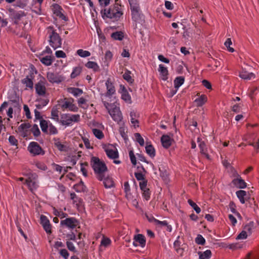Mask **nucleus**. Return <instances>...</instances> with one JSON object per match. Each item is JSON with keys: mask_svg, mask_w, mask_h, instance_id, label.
Instances as JSON below:
<instances>
[{"mask_svg": "<svg viewBox=\"0 0 259 259\" xmlns=\"http://www.w3.org/2000/svg\"><path fill=\"white\" fill-rule=\"evenodd\" d=\"M91 165L96 175L97 178L99 181H102L105 177V172L107 171V167L105 162L98 157H92Z\"/></svg>", "mask_w": 259, "mask_h": 259, "instance_id": "obj_1", "label": "nucleus"}, {"mask_svg": "<svg viewBox=\"0 0 259 259\" xmlns=\"http://www.w3.org/2000/svg\"><path fill=\"white\" fill-rule=\"evenodd\" d=\"M101 12L104 19L106 17L110 18L113 21L118 20L123 15L121 6L116 3L113 6H111L108 9H104V10H101Z\"/></svg>", "mask_w": 259, "mask_h": 259, "instance_id": "obj_2", "label": "nucleus"}, {"mask_svg": "<svg viewBox=\"0 0 259 259\" xmlns=\"http://www.w3.org/2000/svg\"><path fill=\"white\" fill-rule=\"evenodd\" d=\"M47 30L50 45L54 50L61 48L62 39L59 34L56 32V30L53 26H49L47 28Z\"/></svg>", "mask_w": 259, "mask_h": 259, "instance_id": "obj_3", "label": "nucleus"}, {"mask_svg": "<svg viewBox=\"0 0 259 259\" xmlns=\"http://www.w3.org/2000/svg\"><path fill=\"white\" fill-rule=\"evenodd\" d=\"M103 104L114 121L117 122L121 121L122 116L119 107L106 101H103Z\"/></svg>", "mask_w": 259, "mask_h": 259, "instance_id": "obj_4", "label": "nucleus"}, {"mask_svg": "<svg viewBox=\"0 0 259 259\" xmlns=\"http://www.w3.org/2000/svg\"><path fill=\"white\" fill-rule=\"evenodd\" d=\"M38 176L35 173L30 174L25 180V184L31 192L35 191L38 188Z\"/></svg>", "mask_w": 259, "mask_h": 259, "instance_id": "obj_5", "label": "nucleus"}, {"mask_svg": "<svg viewBox=\"0 0 259 259\" xmlns=\"http://www.w3.org/2000/svg\"><path fill=\"white\" fill-rule=\"evenodd\" d=\"M80 119L79 114L70 115L63 114L61 116L60 122L63 125H70L72 122H78Z\"/></svg>", "mask_w": 259, "mask_h": 259, "instance_id": "obj_6", "label": "nucleus"}, {"mask_svg": "<svg viewBox=\"0 0 259 259\" xmlns=\"http://www.w3.org/2000/svg\"><path fill=\"white\" fill-rule=\"evenodd\" d=\"M79 224V223L78 220L74 217L67 218L60 222V225L62 227L69 230L75 229Z\"/></svg>", "mask_w": 259, "mask_h": 259, "instance_id": "obj_7", "label": "nucleus"}, {"mask_svg": "<svg viewBox=\"0 0 259 259\" xmlns=\"http://www.w3.org/2000/svg\"><path fill=\"white\" fill-rule=\"evenodd\" d=\"M27 148L29 152L33 156L45 154V151L37 142H30Z\"/></svg>", "mask_w": 259, "mask_h": 259, "instance_id": "obj_8", "label": "nucleus"}, {"mask_svg": "<svg viewBox=\"0 0 259 259\" xmlns=\"http://www.w3.org/2000/svg\"><path fill=\"white\" fill-rule=\"evenodd\" d=\"M73 98L65 99L63 103L61 105L62 108L68 109L69 110L73 112L78 111V108L73 104Z\"/></svg>", "mask_w": 259, "mask_h": 259, "instance_id": "obj_9", "label": "nucleus"}, {"mask_svg": "<svg viewBox=\"0 0 259 259\" xmlns=\"http://www.w3.org/2000/svg\"><path fill=\"white\" fill-rule=\"evenodd\" d=\"M51 9L54 14L61 19L66 21V17L62 13V11H63V9L60 6L57 4H53L51 6Z\"/></svg>", "mask_w": 259, "mask_h": 259, "instance_id": "obj_10", "label": "nucleus"}, {"mask_svg": "<svg viewBox=\"0 0 259 259\" xmlns=\"http://www.w3.org/2000/svg\"><path fill=\"white\" fill-rule=\"evenodd\" d=\"M31 125L29 123H22L18 127V132L21 134V136L24 138L27 137L29 132Z\"/></svg>", "mask_w": 259, "mask_h": 259, "instance_id": "obj_11", "label": "nucleus"}, {"mask_svg": "<svg viewBox=\"0 0 259 259\" xmlns=\"http://www.w3.org/2000/svg\"><path fill=\"white\" fill-rule=\"evenodd\" d=\"M47 77L48 80L51 83H58L63 80V78L61 76L51 72L47 73Z\"/></svg>", "mask_w": 259, "mask_h": 259, "instance_id": "obj_12", "label": "nucleus"}, {"mask_svg": "<svg viewBox=\"0 0 259 259\" xmlns=\"http://www.w3.org/2000/svg\"><path fill=\"white\" fill-rule=\"evenodd\" d=\"M54 145L55 147L60 151L67 152L68 150V146L66 143H62L59 138H54L53 139Z\"/></svg>", "mask_w": 259, "mask_h": 259, "instance_id": "obj_13", "label": "nucleus"}, {"mask_svg": "<svg viewBox=\"0 0 259 259\" xmlns=\"http://www.w3.org/2000/svg\"><path fill=\"white\" fill-rule=\"evenodd\" d=\"M120 93L121 94V99L127 103H132V98L126 88L122 85L120 86Z\"/></svg>", "mask_w": 259, "mask_h": 259, "instance_id": "obj_14", "label": "nucleus"}, {"mask_svg": "<svg viewBox=\"0 0 259 259\" xmlns=\"http://www.w3.org/2000/svg\"><path fill=\"white\" fill-rule=\"evenodd\" d=\"M105 84L107 89L106 96L109 97L113 95L115 93V89L113 83L111 82L110 79H108L106 81Z\"/></svg>", "mask_w": 259, "mask_h": 259, "instance_id": "obj_15", "label": "nucleus"}, {"mask_svg": "<svg viewBox=\"0 0 259 259\" xmlns=\"http://www.w3.org/2000/svg\"><path fill=\"white\" fill-rule=\"evenodd\" d=\"M197 96L198 98L195 100L194 102L197 107H201L207 102V97L205 95H200V93H197Z\"/></svg>", "mask_w": 259, "mask_h": 259, "instance_id": "obj_16", "label": "nucleus"}, {"mask_svg": "<svg viewBox=\"0 0 259 259\" xmlns=\"http://www.w3.org/2000/svg\"><path fill=\"white\" fill-rule=\"evenodd\" d=\"M36 93L39 96H44L46 94V87L42 82H37L35 86Z\"/></svg>", "mask_w": 259, "mask_h": 259, "instance_id": "obj_17", "label": "nucleus"}, {"mask_svg": "<svg viewBox=\"0 0 259 259\" xmlns=\"http://www.w3.org/2000/svg\"><path fill=\"white\" fill-rule=\"evenodd\" d=\"M232 183L237 188L239 189H244L247 186L246 183L243 179H241V177L233 179Z\"/></svg>", "mask_w": 259, "mask_h": 259, "instance_id": "obj_18", "label": "nucleus"}, {"mask_svg": "<svg viewBox=\"0 0 259 259\" xmlns=\"http://www.w3.org/2000/svg\"><path fill=\"white\" fill-rule=\"evenodd\" d=\"M239 77L244 80H249L255 78L253 73L249 72L246 70H242L239 73Z\"/></svg>", "mask_w": 259, "mask_h": 259, "instance_id": "obj_19", "label": "nucleus"}, {"mask_svg": "<svg viewBox=\"0 0 259 259\" xmlns=\"http://www.w3.org/2000/svg\"><path fill=\"white\" fill-rule=\"evenodd\" d=\"M158 71L161 76L162 79L166 80L168 78V70L163 65L160 64L159 65Z\"/></svg>", "mask_w": 259, "mask_h": 259, "instance_id": "obj_20", "label": "nucleus"}, {"mask_svg": "<svg viewBox=\"0 0 259 259\" xmlns=\"http://www.w3.org/2000/svg\"><path fill=\"white\" fill-rule=\"evenodd\" d=\"M171 139L168 135H163L161 138L162 145L165 148H168L171 146Z\"/></svg>", "mask_w": 259, "mask_h": 259, "instance_id": "obj_21", "label": "nucleus"}, {"mask_svg": "<svg viewBox=\"0 0 259 259\" xmlns=\"http://www.w3.org/2000/svg\"><path fill=\"white\" fill-rule=\"evenodd\" d=\"M84 66L88 69H92L95 72L100 71V66L95 62L89 61L85 64Z\"/></svg>", "mask_w": 259, "mask_h": 259, "instance_id": "obj_22", "label": "nucleus"}, {"mask_svg": "<svg viewBox=\"0 0 259 259\" xmlns=\"http://www.w3.org/2000/svg\"><path fill=\"white\" fill-rule=\"evenodd\" d=\"M105 151L107 156L110 159H115L118 157L119 155L117 150H114L107 147L105 149Z\"/></svg>", "mask_w": 259, "mask_h": 259, "instance_id": "obj_23", "label": "nucleus"}, {"mask_svg": "<svg viewBox=\"0 0 259 259\" xmlns=\"http://www.w3.org/2000/svg\"><path fill=\"white\" fill-rule=\"evenodd\" d=\"M134 240L139 243L140 245L144 247L146 245V238L145 237L141 234H139L134 236Z\"/></svg>", "mask_w": 259, "mask_h": 259, "instance_id": "obj_24", "label": "nucleus"}, {"mask_svg": "<svg viewBox=\"0 0 259 259\" xmlns=\"http://www.w3.org/2000/svg\"><path fill=\"white\" fill-rule=\"evenodd\" d=\"M67 92L75 97H78L83 93L81 89L72 87L67 88Z\"/></svg>", "mask_w": 259, "mask_h": 259, "instance_id": "obj_25", "label": "nucleus"}, {"mask_svg": "<svg viewBox=\"0 0 259 259\" xmlns=\"http://www.w3.org/2000/svg\"><path fill=\"white\" fill-rule=\"evenodd\" d=\"M73 188L77 192H82L86 191L87 187L84 183L80 181L79 183L74 185Z\"/></svg>", "mask_w": 259, "mask_h": 259, "instance_id": "obj_26", "label": "nucleus"}, {"mask_svg": "<svg viewBox=\"0 0 259 259\" xmlns=\"http://www.w3.org/2000/svg\"><path fill=\"white\" fill-rule=\"evenodd\" d=\"M136 118L137 114L136 112L134 111L131 112L130 120L133 126H134L135 128L139 127V121Z\"/></svg>", "mask_w": 259, "mask_h": 259, "instance_id": "obj_27", "label": "nucleus"}, {"mask_svg": "<svg viewBox=\"0 0 259 259\" xmlns=\"http://www.w3.org/2000/svg\"><path fill=\"white\" fill-rule=\"evenodd\" d=\"M247 192L244 190H239L236 192V194L238 198L239 199L240 202L242 204L245 203V197L246 195Z\"/></svg>", "mask_w": 259, "mask_h": 259, "instance_id": "obj_28", "label": "nucleus"}, {"mask_svg": "<svg viewBox=\"0 0 259 259\" xmlns=\"http://www.w3.org/2000/svg\"><path fill=\"white\" fill-rule=\"evenodd\" d=\"M184 77L183 76L177 77L174 80L175 88L178 90V89L184 83Z\"/></svg>", "mask_w": 259, "mask_h": 259, "instance_id": "obj_29", "label": "nucleus"}, {"mask_svg": "<svg viewBox=\"0 0 259 259\" xmlns=\"http://www.w3.org/2000/svg\"><path fill=\"white\" fill-rule=\"evenodd\" d=\"M49 126V121L44 119H41L40 121V126L41 131L45 133H48V128Z\"/></svg>", "mask_w": 259, "mask_h": 259, "instance_id": "obj_30", "label": "nucleus"}, {"mask_svg": "<svg viewBox=\"0 0 259 259\" xmlns=\"http://www.w3.org/2000/svg\"><path fill=\"white\" fill-rule=\"evenodd\" d=\"M13 18L15 21L18 22L22 17H24L25 15L23 11H20L18 12H14L12 14Z\"/></svg>", "mask_w": 259, "mask_h": 259, "instance_id": "obj_31", "label": "nucleus"}, {"mask_svg": "<svg viewBox=\"0 0 259 259\" xmlns=\"http://www.w3.org/2000/svg\"><path fill=\"white\" fill-rule=\"evenodd\" d=\"M199 259H209L210 258L211 255V252L210 250L207 249L205 251L199 252Z\"/></svg>", "mask_w": 259, "mask_h": 259, "instance_id": "obj_32", "label": "nucleus"}, {"mask_svg": "<svg viewBox=\"0 0 259 259\" xmlns=\"http://www.w3.org/2000/svg\"><path fill=\"white\" fill-rule=\"evenodd\" d=\"M40 62L46 66H50L52 64L53 60L51 56H47L43 57L40 59Z\"/></svg>", "mask_w": 259, "mask_h": 259, "instance_id": "obj_33", "label": "nucleus"}, {"mask_svg": "<svg viewBox=\"0 0 259 259\" xmlns=\"http://www.w3.org/2000/svg\"><path fill=\"white\" fill-rule=\"evenodd\" d=\"M199 147L200 149V152L204 155L207 159H209V155L206 153V145L204 142H200Z\"/></svg>", "mask_w": 259, "mask_h": 259, "instance_id": "obj_34", "label": "nucleus"}, {"mask_svg": "<svg viewBox=\"0 0 259 259\" xmlns=\"http://www.w3.org/2000/svg\"><path fill=\"white\" fill-rule=\"evenodd\" d=\"M22 83L26 85V87L30 89H32L33 86V83L31 78L28 76L24 78L22 80Z\"/></svg>", "mask_w": 259, "mask_h": 259, "instance_id": "obj_35", "label": "nucleus"}, {"mask_svg": "<svg viewBox=\"0 0 259 259\" xmlns=\"http://www.w3.org/2000/svg\"><path fill=\"white\" fill-rule=\"evenodd\" d=\"M103 184L106 188H111L114 186V183L112 179L109 178H103Z\"/></svg>", "mask_w": 259, "mask_h": 259, "instance_id": "obj_36", "label": "nucleus"}, {"mask_svg": "<svg viewBox=\"0 0 259 259\" xmlns=\"http://www.w3.org/2000/svg\"><path fill=\"white\" fill-rule=\"evenodd\" d=\"M111 36L114 40H121L123 38V33L121 31H116L112 33Z\"/></svg>", "mask_w": 259, "mask_h": 259, "instance_id": "obj_37", "label": "nucleus"}, {"mask_svg": "<svg viewBox=\"0 0 259 259\" xmlns=\"http://www.w3.org/2000/svg\"><path fill=\"white\" fill-rule=\"evenodd\" d=\"M132 19L135 21L137 22L140 18V15L141 13V10H132Z\"/></svg>", "mask_w": 259, "mask_h": 259, "instance_id": "obj_38", "label": "nucleus"}, {"mask_svg": "<svg viewBox=\"0 0 259 259\" xmlns=\"http://www.w3.org/2000/svg\"><path fill=\"white\" fill-rule=\"evenodd\" d=\"M131 72L130 71L126 70L123 74V78L129 83H133L134 81V79L132 78L131 75Z\"/></svg>", "mask_w": 259, "mask_h": 259, "instance_id": "obj_39", "label": "nucleus"}, {"mask_svg": "<svg viewBox=\"0 0 259 259\" xmlns=\"http://www.w3.org/2000/svg\"><path fill=\"white\" fill-rule=\"evenodd\" d=\"M128 2L130 5L131 11L140 9L139 4L137 0H128Z\"/></svg>", "mask_w": 259, "mask_h": 259, "instance_id": "obj_40", "label": "nucleus"}, {"mask_svg": "<svg viewBox=\"0 0 259 259\" xmlns=\"http://www.w3.org/2000/svg\"><path fill=\"white\" fill-rule=\"evenodd\" d=\"M146 153L151 157H153L155 155V149L151 145H147L145 147Z\"/></svg>", "mask_w": 259, "mask_h": 259, "instance_id": "obj_41", "label": "nucleus"}, {"mask_svg": "<svg viewBox=\"0 0 259 259\" xmlns=\"http://www.w3.org/2000/svg\"><path fill=\"white\" fill-rule=\"evenodd\" d=\"M253 228L254 223L253 222H250L244 227L243 230L247 234H250Z\"/></svg>", "mask_w": 259, "mask_h": 259, "instance_id": "obj_42", "label": "nucleus"}, {"mask_svg": "<svg viewBox=\"0 0 259 259\" xmlns=\"http://www.w3.org/2000/svg\"><path fill=\"white\" fill-rule=\"evenodd\" d=\"M76 54L82 58H85L91 56V53L88 51L79 49L76 51Z\"/></svg>", "mask_w": 259, "mask_h": 259, "instance_id": "obj_43", "label": "nucleus"}, {"mask_svg": "<svg viewBox=\"0 0 259 259\" xmlns=\"http://www.w3.org/2000/svg\"><path fill=\"white\" fill-rule=\"evenodd\" d=\"M58 133L57 128L49 121V126L48 128V133L50 135H57Z\"/></svg>", "mask_w": 259, "mask_h": 259, "instance_id": "obj_44", "label": "nucleus"}, {"mask_svg": "<svg viewBox=\"0 0 259 259\" xmlns=\"http://www.w3.org/2000/svg\"><path fill=\"white\" fill-rule=\"evenodd\" d=\"M81 71V68L80 67H76L73 68V71L70 75L71 78H74L79 75Z\"/></svg>", "mask_w": 259, "mask_h": 259, "instance_id": "obj_45", "label": "nucleus"}, {"mask_svg": "<svg viewBox=\"0 0 259 259\" xmlns=\"http://www.w3.org/2000/svg\"><path fill=\"white\" fill-rule=\"evenodd\" d=\"M52 118L57 122H59V111L57 109L53 108L51 111Z\"/></svg>", "mask_w": 259, "mask_h": 259, "instance_id": "obj_46", "label": "nucleus"}, {"mask_svg": "<svg viewBox=\"0 0 259 259\" xmlns=\"http://www.w3.org/2000/svg\"><path fill=\"white\" fill-rule=\"evenodd\" d=\"M189 204L195 210L197 213H199L201 211L200 208L192 200L189 199L188 200Z\"/></svg>", "mask_w": 259, "mask_h": 259, "instance_id": "obj_47", "label": "nucleus"}, {"mask_svg": "<svg viewBox=\"0 0 259 259\" xmlns=\"http://www.w3.org/2000/svg\"><path fill=\"white\" fill-rule=\"evenodd\" d=\"M92 131L94 135L97 138L102 139L104 137V134L101 130L97 128H94Z\"/></svg>", "mask_w": 259, "mask_h": 259, "instance_id": "obj_48", "label": "nucleus"}, {"mask_svg": "<svg viewBox=\"0 0 259 259\" xmlns=\"http://www.w3.org/2000/svg\"><path fill=\"white\" fill-rule=\"evenodd\" d=\"M160 177L164 180H166L168 179V172L164 167H159Z\"/></svg>", "mask_w": 259, "mask_h": 259, "instance_id": "obj_49", "label": "nucleus"}, {"mask_svg": "<svg viewBox=\"0 0 259 259\" xmlns=\"http://www.w3.org/2000/svg\"><path fill=\"white\" fill-rule=\"evenodd\" d=\"M232 44L231 39L230 38H227L224 43V45L227 48L228 50L230 52H234V49L230 47V45H231Z\"/></svg>", "mask_w": 259, "mask_h": 259, "instance_id": "obj_50", "label": "nucleus"}, {"mask_svg": "<svg viewBox=\"0 0 259 259\" xmlns=\"http://www.w3.org/2000/svg\"><path fill=\"white\" fill-rule=\"evenodd\" d=\"M195 242L199 245H204L205 243V240L201 235H198L195 239Z\"/></svg>", "mask_w": 259, "mask_h": 259, "instance_id": "obj_51", "label": "nucleus"}, {"mask_svg": "<svg viewBox=\"0 0 259 259\" xmlns=\"http://www.w3.org/2000/svg\"><path fill=\"white\" fill-rule=\"evenodd\" d=\"M135 137L136 139V141L137 142L139 143V144L143 146L144 144V139L142 138L140 134L139 133H136L135 134Z\"/></svg>", "mask_w": 259, "mask_h": 259, "instance_id": "obj_52", "label": "nucleus"}, {"mask_svg": "<svg viewBox=\"0 0 259 259\" xmlns=\"http://www.w3.org/2000/svg\"><path fill=\"white\" fill-rule=\"evenodd\" d=\"M54 213L56 216L59 217L61 219L64 218L67 215V213L63 212L62 211H59L56 209H54Z\"/></svg>", "mask_w": 259, "mask_h": 259, "instance_id": "obj_53", "label": "nucleus"}, {"mask_svg": "<svg viewBox=\"0 0 259 259\" xmlns=\"http://www.w3.org/2000/svg\"><path fill=\"white\" fill-rule=\"evenodd\" d=\"M31 131L33 135L35 137L38 136L40 134V132L38 128L37 125L34 124L31 128Z\"/></svg>", "mask_w": 259, "mask_h": 259, "instance_id": "obj_54", "label": "nucleus"}, {"mask_svg": "<svg viewBox=\"0 0 259 259\" xmlns=\"http://www.w3.org/2000/svg\"><path fill=\"white\" fill-rule=\"evenodd\" d=\"M23 110H24V114L26 115L27 118L31 119L32 117L31 115V113H30L29 108L27 105H24Z\"/></svg>", "mask_w": 259, "mask_h": 259, "instance_id": "obj_55", "label": "nucleus"}, {"mask_svg": "<svg viewBox=\"0 0 259 259\" xmlns=\"http://www.w3.org/2000/svg\"><path fill=\"white\" fill-rule=\"evenodd\" d=\"M129 156L132 163L134 165H136L137 164L136 157L133 151H130L129 152Z\"/></svg>", "mask_w": 259, "mask_h": 259, "instance_id": "obj_56", "label": "nucleus"}, {"mask_svg": "<svg viewBox=\"0 0 259 259\" xmlns=\"http://www.w3.org/2000/svg\"><path fill=\"white\" fill-rule=\"evenodd\" d=\"M142 191L143 197L146 200H148L150 198V195H151L149 189H147L143 190Z\"/></svg>", "mask_w": 259, "mask_h": 259, "instance_id": "obj_57", "label": "nucleus"}, {"mask_svg": "<svg viewBox=\"0 0 259 259\" xmlns=\"http://www.w3.org/2000/svg\"><path fill=\"white\" fill-rule=\"evenodd\" d=\"M87 166L88 164L87 163H81L80 164V170L82 172V175L85 177L88 176V172L85 168V166Z\"/></svg>", "mask_w": 259, "mask_h": 259, "instance_id": "obj_58", "label": "nucleus"}, {"mask_svg": "<svg viewBox=\"0 0 259 259\" xmlns=\"http://www.w3.org/2000/svg\"><path fill=\"white\" fill-rule=\"evenodd\" d=\"M40 224L42 226H44L45 225H47L48 224L50 223V221L47 218V217L44 215H41L40 218Z\"/></svg>", "mask_w": 259, "mask_h": 259, "instance_id": "obj_59", "label": "nucleus"}, {"mask_svg": "<svg viewBox=\"0 0 259 259\" xmlns=\"http://www.w3.org/2000/svg\"><path fill=\"white\" fill-rule=\"evenodd\" d=\"M249 92H250V96L252 98L253 96L255 95L257 92H259V88L257 87H252L250 88H249Z\"/></svg>", "mask_w": 259, "mask_h": 259, "instance_id": "obj_60", "label": "nucleus"}, {"mask_svg": "<svg viewBox=\"0 0 259 259\" xmlns=\"http://www.w3.org/2000/svg\"><path fill=\"white\" fill-rule=\"evenodd\" d=\"M9 141L11 145L16 146L18 145V140L14 136H10L9 137Z\"/></svg>", "mask_w": 259, "mask_h": 259, "instance_id": "obj_61", "label": "nucleus"}, {"mask_svg": "<svg viewBox=\"0 0 259 259\" xmlns=\"http://www.w3.org/2000/svg\"><path fill=\"white\" fill-rule=\"evenodd\" d=\"M60 254L64 259H68L69 257V254L66 249H61Z\"/></svg>", "mask_w": 259, "mask_h": 259, "instance_id": "obj_62", "label": "nucleus"}, {"mask_svg": "<svg viewBox=\"0 0 259 259\" xmlns=\"http://www.w3.org/2000/svg\"><path fill=\"white\" fill-rule=\"evenodd\" d=\"M66 245H67L68 249L70 251H73L74 252L76 251L75 247L72 242H70V241H67Z\"/></svg>", "mask_w": 259, "mask_h": 259, "instance_id": "obj_63", "label": "nucleus"}, {"mask_svg": "<svg viewBox=\"0 0 259 259\" xmlns=\"http://www.w3.org/2000/svg\"><path fill=\"white\" fill-rule=\"evenodd\" d=\"M52 166L53 167V169L55 170L56 171L59 172V174H61L63 171L62 167L59 164L54 163L52 164Z\"/></svg>", "mask_w": 259, "mask_h": 259, "instance_id": "obj_64", "label": "nucleus"}]
</instances>
